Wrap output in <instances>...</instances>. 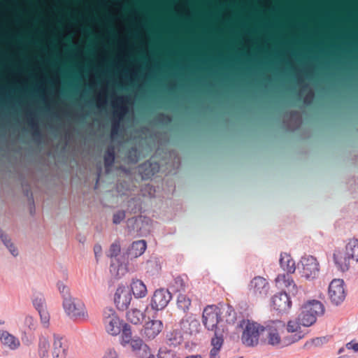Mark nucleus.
Listing matches in <instances>:
<instances>
[{"instance_id":"1","label":"nucleus","mask_w":358,"mask_h":358,"mask_svg":"<svg viewBox=\"0 0 358 358\" xmlns=\"http://www.w3.org/2000/svg\"><path fill=\"white\" fill-rule=\"evenodd\" d=\"M242 328L241 343L246 347L253 348L259 344L260 336L264 331V326L250 320H243L239 324Z\"/></svg>"},{"instance_id":"2","label":"nucleus","mask_w":358,"mask_h":358,"mask_svg":"<svg viewBox=\"0 0 358 358\" xmlns=\"http://www.w3.org/2000/svg\"><path fill=\"white\" fill-rule=\"evenodd\" d=\"M324 311L325 308L322 301L317 299L307 300L300 308L299 320L303 323V327H310Z\"/></svg>"},{"instance_id":"3","label":"nucleus","mask_w":358,"mask_h":358,"mask_svg":"<svg viewBox=\"0 0 358 358\" xmlns=\"http://www.w3.org/2000/svg\"><path fill=\"white\" fill-rule=\"evenodd\" d=\"M298 270L302 278L311 281L319 276L320 264L315 256L304 255L299 262Z\"/></svg>"},{"instance_id":"4","label":"nucleus","mask_w":358,"mask_h":358,"mask_svg":"<svg viewBox=\"0 0 358 358\" xmlns=\"http://www.w3.org/2000/svg\"><path fill=\"white\" fill-rule=\"evenodd\" d=\"M63 308L66 314L73 320H85L88 317L84 303L71 295L65 296L63 300Z\"/></svg>"},{"instance_id":"5","label":"nucleus","mask_w":358,"mask_h":358,"mask_svg":"<svg viewBox=\"0 0 358 358\" xmlns=\"http://www.w3.org/2000/svg\"><path fill=\"white\" fill-rule=\"evenodd\" d=\"M221 309L216 305H208L203 310V324L208 331H213L214 336H217L219 333L223 334L217 325L221 322Z\"/></svg>"},{"instance_id":"6","label":"nucleus","mask_w":358,"mask_h":358,"mask_svg":"<svg viewBox=\"0 0 358 358\" xmlns=\"http://www.w3.org/2000/svg\"><path fill=\"white\" fill-rule=\"evenodd\" d=\"M264 328L269 345L275 347H283L288 345L285 343V341L287 340V336H282L285 329V324L283 322L271 321L264 326Z\"/></svg>"},{"instance_id":"7","label":"nucleus","mask_w":358,"mask_h":358,"mask_svg":"<svg viewBox=\"0 0 358 358\" xmlns=\"http://www.w3.org/2000/svg\"><path fill=\"white\" fill-rule=\"evenodd\" d=\"M115 310L110 309L104 313L103 324L106 332L113 336H116L121 333L124 324Z\"/></svg>"},{"instance_id":"8","label":"nucleus","mask_w":358,"mask_h":358,"mask_svg":"<svg viewBox=\"0 0 358 358\" xmlns=\"http://www.w3.org/2000/svg\"><path fill=\"white\" fill-rule=\"evenodd\" d=\"M287 333L290 334L289 337L287 336V340L285 341L286 344H292L302 339L306 333L303 329V323L299 320V315L295 319L290 320L287 322L285 326Z\"/></svg>"},{"instance_id":"9","label":"nucleus","mask_w":358,"mask_h":358,"mask_svg":"<svg viewBox=\"0 0 358 358\" xmlns=\"http://www.w3.org/2000/svg\"><path fill=\"white\" fill-rule=\"evenodd\" d=\"M345 286L343 280L334 279L328 288V296L335 305L341 304L345 299Z\"/></svg>"},{"instance_id":"10","label":"nucleus","mask_w":358,"mask_h":358,"mask_svg":"<svg viewBox=\"0 0 358 358\" xmlns=\"http://www.w3.org/2000/svg\"><path fill=\"white\" fill-rule=\"evenodd\" d=\"M270 286L268 280L262 277L256 276L251 280L248 285V291L254 296L264 298L269 292Z\"/></svg>"},{"instance_id":"11","label":"nucleus","mask_w":358,"mask_h":358,"mask_svg":"<svg viewBox=\"0 0 358 358\" xmlns=\"http://www.w3.org/2000/svg\"><path fill=\"white\" fill-rule=\"evenodd\" d=\"M171 294L166 289L155 290L150 300V307L158 312L164 309L171 300Z\"/></svg>"},{"instance_id":"12","label":"nucleus","mask_w":358,"mask_h":358,"mask_svg":"<svg viewBox=\"0 0 358 358\" xmlns=\"http://www.w3.org/2000/svg\"><path fill=\"white\" fill-rule=\"evenodd\" d=\"M164 324L159 320H150L143 325L141 334L145 340L155 338L163 330Z\"/></svg>"},{"instance_id":"13","label":"nucleus","mask_w":358,"mask_h":358,"mask_svg":"<svg viewBox=\"0 0 358 358\" xmlns=\"http://www.w3.org/2000/svg\"><path fill=\"white\" fill-rule=\"evenodd\" d=\"M276 285L280 288H286L293 295L303 292V289L298 287L290 274H279L275 279Z\"/></svg>"},{"instance_id":"14","label":"nucleus","mask_w":358,"mask_h":358,"mask_svg":"<svg viewBox=\"0 0 358 358\" xmlns=\"http://www.w3.org/2000/svg\"><path fill=\"white\" fill-rule=\"evenodd\" d=\"M132 299L130 291L124 286H119L114 295V302L117 308L124 310L128 308Z\"/></svg>"},{"instance_id":"15","label":"nucleus","mask_w":358,"mask_h":358,"mask_svg":"<svg viewBox=\"0 0 358 358\" xmlns=\"http://www.w3.org/2000/svg\"><path fill=\"white\" fill-rule=\"evenodd\" d=\"M271 303L273 308L278 312H286L292 306V301L285 292H280L272 297Z\"/></svg>"},{"instance_id":"16","label":"nucleus","mask_w":358,"mask_h":358,"mask_svg":"<svg viewBox=\"0 0 358 358\" xmlns=\"http://www.w3.org/2000/svg\"><path fill=\"white\" fill-rule=\"evenodd\" d=\"M69 355V348L66 343L62 338L54 335V340L52 348V358H67Z\"/></svg>"},{"instance_id":"17","label":"nucleus","mask_w":358,"mask_h":358,"mask_svg":"<svg viewBox=\"0 0 358 358\" xmlns=\"http://www.w3.org/2000/svg\"><path fill=\"white\" fill-rule=\"evenodd\" d=\"M333 259L336 268L341 271L345 272L350 268V261L351 259L347 255L343 250H336L333 254Z\"/></svg>"},{"instance_id":"18","label":"nucleus","mask_w":358,"mask_h":358,"mask_svg":"<svg viewBox=\"0 0 358 358\" xmlns=\"http://www.w3.org/2000/svg\"><path fill=\"white\" fill-rule=\"evenodd\" d=\"M130 292L135 299H140L145 298L148 294L146 285L140 279L132 278L130 282Z\"/></svg>"},{"instance_id":"19","label":"nucleus","mask_w":358,"mask_h":358,"mask_svg":"<svg viewBox=\"0 0 358 358\" xmlns=\"http://www.w3.org/2000/svg\"><path fill=\"white\" fill-rule=\"evenodd\" d=\"M279 264L280 268L287 274H292L296 271L295 261L289 253H280Z\"/></svg>"},{"instance_id":"20","label":"nucleus","mask_w":358,"mask_h":358,"mask_svg":"<svg viewBox=\"0 0 358 358\" xmlns=\"http://www.w3.org/2000/svg\"><path fill=\"white\" fill-rule=\"evenodd\" d=\"M224 343V336L222 333H219L217 336H213L210 340L211 349L209 352V358H221L220 351Z\"/></svg>"},{"instance_id":"21","label":"nucleus","mask_w":358,"mask_h":358,"mask_svg":"<svg viewBox=\"0 0 358 358\" xmlns=\"http://www.w3.org/2000/svg\"><path fill=\"white\" fill-rule=\"evenodd\" d=\"M0 341L3 345L11 350H17L20 346V341L19 338L6 331L1 332L0 335Z\"/></svg>"},{"instance_id":"22","label":"nucleus","mask_w":358,"mask_h":358,"mask_svg":"<svg viewBox=\"0 0 358 358\" xmlns=\"http://www.w3.org/2000/svg\"><path fill=\"white\" fill-rule=\"evenodd\" d=\"M221 309V321L225 322L227 324H232L236 321V313L232 306L229 305H222L220 306Z\"/></svg>"},{"instance_id":"23","label":"nucleus","mask_w":358,"mask_h":358,"mask_svg":"<svg viewBox=\"0 0 358 358\" xmlns=\"http://www.w3.org/2000/svg\"><path fill=\"white\" fill-rule=\"evenodd\" d=\"M146 248L147 243L144 240L134 241L128 250V255L131 258H137L145 252Z\"/></svg>"},{"instance_id":"24","label":"nucleus","mask_w":358,"mask_h":358,"mask_svg":"<svg viewBox=\"0 0 358 358\" xmlns=\"http://www.w3.org/2000/svg\"><path fill=\"white\" fill-rule=\"evenodd\" d=\"M127 320L133 324H141L145 320L146 315L144 311L137 308H131L127 311Z\"/></svg>"},{"instance_id":"25","label":"nucleus","mask_w":358,"mask_h":358,"mask_svg":"<svg viewBox=\"0 0 358 358\" xmlns=\"http://www.w3.org/2000/svg\"><path fill=\"white\" fill-rule=\"evenodd\" d=\"M199 323L198 320L192 318L183 319L180 322L182 330L189 334H192L198 331Z\"/></svg>"},{"instance_id":"26","label":"nucleus","mask_w":358,"mask_h":358,"mask_svg":"<svg viewBox=\"0 0 358 358\" xmlns=\"http://www.w3.org/2000/svg\"><path fill=\"white\" fill-rule=\"evenodd\" d=\"M343 250L351 259L358 262V239L350 240Z\"/></svg>"},{"instance_id":"27","label":"nucleus","mask_w":358,"mask_h":358,"mask_svg":"<svg viewBox=\"0 0 358 358\" xmlns=\"http://www.w3.org/2000/svg\"><path fill=\"white\" fill-rule=\"evenodd\" d=\"M50 350V342L48 338L44 336L39 338L38 350L41 358H47L48 357Z\"/></svg>"},{"instance_id":"28","label":"nucleus","mask_w":358,"mask_h":358,"mask_svg":"<svg viewBox=\"0 0 358 358\" xmlns=\"http://www.w3.org/2000/svg\"><path fill=\"white\" fill-rule=\"evenodd\" d=\"M167 341L170 345H178L182 341V336L178 330H171L166 334Z\"/></svg>"},{"instance_id":"29","label":"nucleus","mask_w":358,"mask_h":358,"mask_svg":"<svg viewBox=\"0 0 358 358\" xmlns=\"http://www.w3.org/2000/svg\"><path fill=\"white\" fill-rule=\"evenodd\" d=\"M0 238H1V241L3 242V245L9 250L10 254L13 257H17L18 255V250H17V248L12 243V241L9 238V237L6 234H3L1 231H0Z\"/></svg>"},{"instance_id":"30","label":"nucleus","mask_w":358,"mask_h":358,"mask_svg":"<svg viewBox=\"0 0 358 358\" xmlns=\"http://www.w3.org/2000/svg\"><path fill=\"white\" fill-rule=\"evenodd\" d=\"M191 299L185 294H180L177 298V307L183 312L189 310Z\"/></svg>"},{"instance_id":"31","label":"nucleus","mask_w":358,"mask_h":358,"mask_svg":"<svg viewBox=\"0 0 358 358\" xmlns=\"http://www.w3.org/2000/svg\"><path fill=\"white\" fill-rule=\"evenodd\" d=\"M121 332L120 343L122 345L125 346L129 344L130 341L132 340L131 327L128 324L124 323Z\"/></svg>"},{"instance_id":"32","label":"nucleus","mask_w":358,"mask_h":358,"mask_svg":"<svg viewBox=\"0 0 358 358\" xmlns=\"http://www.w3.org/2000/svg\"><path fill=\"white\" fill-rule=\"evenodd\" d=\"M186 287V282L181 277H177L174 279V281L172 284V288L173 291L176 292H180L184 291Z\"/></svg>"},{"instance_id":"33","label":"nucleus","mask_w":358,"mask_h":358,"mask_svg":"<svg viewBox=\"0 0 358 358\" xmlns=\"http://www.w3.org/2000/svg\"><path fill=\"white\" fill-rule=\"evenodd\" d=\"M38 313L40 315L41 323L43 324V327H48L49 324H50V314L48 312L47 309L46 308L39 309Z\"/></svg>"},{"instance_id":"34","label":"nucleus","mask_w":358,"mask_h":358,"mask_svg":"<svg viewBox=\"0 0 358 358\" xmlns=\"http://www.w3.org/2000/svg\"><path fill=\"white\" fill-rule=\"evenodd\" d=\"M129 343L134 351H139L143 347H146V345H145L143 340L140 338L132 339Z\"/></svg>"},{"instance_id":"35","label":"nucleus","mask_w":358,"mask_h":358,"mask_svg":"<svg viewBox=\"0 0 358 358\" xmlns=\"http://www.w3.org/2000/svg\"><path fill=\"white\" fill-rule=\"evenodd\" d=\"M158 358H178V357L174 351L161 350L158 353Z\"/></svg>"},{"instance_id":"36","label":"nucleus","mask_w":358,"mask_h":358,"mask_svg":"<svg viewBox=\"0 0 358 358\" xmlns=\"http://www.w3.org/2000/svg\"><path fill=\"white\" fill-rule=\"evenodd\" d=\"M120 245L117 243H114L111 245L110 248L109 257L110 258L116 257L120 253Z\"/></svg>"},{"instance_id":"37","label":"nucleus","mask_w":358,"mask_h":358,"mask_svg":"<svg viewBox=\"0 0 358 358\" xmlns=\"http://www.w3.org/2000/svg\"><path fill=\"white\" fill-rule=\"evenodd\" d=\"M115 160V155L113 150H108L104 157L105 165L106 166H111Z\"/></svg>"},{"instance_id":"38","label":"nucleus","mask_w":358,"mask_h":358,"mask_svg":"<svg viewBox=\"0 0 358 358\" xmlns=\"http://www.w3.org/2000/svg\"><path fill=\"white\" fill-rule=\"evenodd\" d=\"M125 218L124 211H118L114 215L113 218V222L115 224H120Z\"/></svg>"},{"instance_id":"39","label":"nucleus","mask_w":358,"mask_h":358,"mask_svg":"<svg viewBox=\"0 0 358 358\" xmlns=\"http://www.w3.org/2000/svg\"><path fill=\"white\" fill-rule=\"evenodd\" d=\"M102 358H119V356L114 348H109L105 351Z\"/></svg>"},{"instance_id":"40","label":"nucleus","mask_w":358,"mask_h":358,"mask_svg":"<svg viewBox=\"0 0 358 358\" xmlns=\"http://www.w3.org/2000/svg\"><path fill=\"white\" fill-rule=\"evenodd\" d=\"M345 348L349 350L358 352V341L355 339L352 340L345 345Z\"/></svg>"},{"instance_id":"41","label":"nucleus","mask_w":358,"mask_h":358,"mask_svg":"<svg viewBox=\"0 0 358 358\" xmlns=\"http://www.w3.org/2000/svg\"><path fill=\"white\" fill-rule=\"evenodd\" d=\"M44 300L42 297H36L33 299V304L38 310L45 308L43 306Z\"/></svg>"},{"instance_id":"42","label":"nucleus","mask_w":358,"mask_h":358,"mask_svg":"<svg viewBox=\"0 0 358 358\" xmlns=\"http://www.w3.org/2000/svg\"><path fill=\"white\" fill-rule=\"evenodd\" d=\"M58 289L59 292L63 294L64 298L65 297V296L70 295L69 288L63 283H60L58 285Z\"/></svg>"},{"instance_id":"43","label":"nucleus","mask_w":358,"mask_h":358,"mask_svg":"<svg viewBox=\"0 0 358 358\" xmlns=\"http://www.w3.org/2000/svg\"><path fill=\"white\" fill-rule=\"evenodd\" d=\"M94 250L95 255L97 256L98 254H100L101 252V245H96L94 247Z\"/></svg>"},{"instance_id":"44","label":"nucleus","mask_w":358,"mask_h":358,"mask_svg":"<svg viewBox=\"0 0 358 358\" xmlns=\"http://www.w3.org/2000/svg\"><path fill=\"white\" fill-rule=\"evenodd\" d=\"M185 358H203L201 355H192L187 356Z\"/></svg>"},{"instance_id":"45","label":"nucleus","mask_w":358,"mask_h":358,"mask_svg":"<svg viewBox=\"0 0 358 358\" xmlns=\"http://www.w3.org/2000/svg\"><path fill=\"white\" fill-rule=\"evenodd\" d=\"M26 320L31 323L33 322V317L31 316H28L26 317Z\"/></svg>"},{"instance_id":"46","label":"nucleus","mask_w":358,"mask_h":358,"mask_svg":"<svg viewBox=\"0 0 358 358\" xmlns=\"http://www.w3.org/2000/svg\"><path fill=\"white\" fill-rule=\"evenodd\" d=\"M344 352V348H340V349L338 350V353H339V354H341V353H342V352Z\"/></svg>"},{"instance_id":"47","label":"nucleus","mask_w":358,"mask_h":358,"mask_svg":"<svg viewBox=\"0 0 358 358\" xmlns=\"http://www.w3.org/2000/svg\"><path fill=\"white\" fill-rule=\"evenodd\" d=\"M150 358H154V357H150Z\"/></svg>"}]
</instances>
